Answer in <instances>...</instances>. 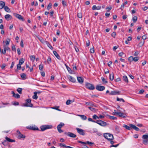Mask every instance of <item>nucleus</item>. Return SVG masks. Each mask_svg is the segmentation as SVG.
<instances>
[{"label": "nucleus", "instance_id": "obj_30", "mask_svg": "<svg viewBox=\"0 0 148 148\" xmlns=\"http://www.w3.org/2000/svg\"><path fill=\"white\" fill-rule=\"evenodd\" d=\"M4 9L5 11L8 12H10V8L7 6H5L4 7Z\"/></svg>", "mask_w": 148, "mask_h": 148}, {"label": "nucleus", "instance_id": "obj_42", "mask_svg": "<svg viewBox=\"0 0 148 148\" xmlns=\"http://www.w3.org/2000/svg\"><path fill=\"white\" fill-rule=\"evenodd\" d=\"M139 58L138 57H135L133 58V59L132 60H133V61H134V62H136L138 60H139Z\"/></svg>", "mask_w": 148, "mask_h": 148}, {"label": "nucleus", "instance_id": "obj_54", "mask_svg": "<svg viewBox=\"0 0 148 148\" xmlns=\"http://www.w3.org/2000/svg\"><path fill=\"white\" fill-rule=\"evenodd\" d=\"M2 144L4 146H6L8 145V143L5 140H4L2 142Z\"/></svg>", "mask_w": 148, "mask_h": 148}, {"label": "nucleus", "instance_id": "obj_4", "mask_svg": "<svg viewBox=\"0 0 148 148\" xmlns=\"http://www.w3.org/2000/svg\"><path fill=\"white\" fill-rule=\"evenodd\" d=\"M143 140V143L145 145L148 144V134H144L142 136Z\"/></svg>", "mask_w": 148, "mask_h": 148}, {"label": "nucleus", "instance_id": "obj_45", "mask_svg": "<svg viewBox=\"0 0 148 148\" xmlns=\"http://www.w3.org/2000/svg\"><path fill=\"white\" fill-rule=\"evenodd\" d=\"M11 47L12 51H16L15 46L14 45L12 44L11 46Z\"/></svg>", "mask_w": 148, "mask_h": 148}, {"label": "nucleus", "instance_id": "obj_29", "mask_svg": "<svg viewBox=\"0 0 148 148\" xmlns=\"http://www.w3.org/2000/svg\"><path fill=\"white\" fill-rule=\"evenodd\" d=\"M78 116H80L83 120H85L87 119L86 116L84 115H78Z\"/></svg>", "mask_w": 148, "mask_h": 148}, {"label": "nucleus", "instance_id": "obj_16", "mask_svg": "<svg viewBox=\"0 0 148 148\" xmlns=\"http://www.w3.org/2000/svg\"><path fill=\"white\" fill-rule=\"evenodd\" d=\"M5 19L8 21H9L12 18V16L9 14H7L5 16Z\"/></svg>", "mask_w": 148, "mask_h": 148}, {"label": "nucleus", "instance_id": "obj_11", "mask_svg": "<svg viewBox=\"0 0 148 148\" xmlns=\"http://www.w3.org/2000/svg\"><path fill=\"white\" fill-rule=\"evenodd\" d=\"M64 134H65L71 138H75L76 136V135L75 134L70 132H65Z\"/></svg>", "mask_w": 148, "mask_h": 148}, {"label": "nucleus", "instance_id": "obj_38", "mask_svg": "<svg viewBox=\"0 0 148 148\" xmlns=\"http://www.w3.org/2000/svg\"><path fill=\"white\" fill-rule=\"evenodd\" d=\"M35 58V56L34 55H32L30 56V60L32 62L34 61Z\"/></svg>", "mask_w": 148, "mask_h": 148}, {"label": "nucleus", "instance_id": "obj_6", "mask_svg": "<svg viewBox=\"0 0 148 148\" xmlns=\"http://www.w3.org/2000/svg\"><path fill=\"white\" fill-rule=\"evenodd\" d=\"M41 131H43L47 129H51L52 128L51 125H42L40 127Z\"/></svg>", "mask_w": 148, "mask_h": 148}, {"label": "nucleus", "instance_id": "obj_63", "mask_svg": "<svg viewBox=\"0 0 148 148\" xmlns=\"http://www.w3.org/2000/svg\"><path fill=\"white\" fill-rule=\"evenodd\" d=\"M90 52L91 53H93L95 51L94 48H91L90 49Z\"/></svg>", "mask_w": 148, "mask_h": 148}, {"label": "nucleus", "instance_id": "obj_56", "mask_svg": "<svg viewBox=\"0 0 148 148\" xmlns=\"http://www.w3.org/2000/svg\"><path fill=\"white\" fill-rule=\"evenodd\" d=\"M145 42V41H141L139 43V45L140 46H142L144 44Z\"/></svg>", "mask_w": 148, "mask_h": 148}, {"label": "nucleus", "instance_id": "obj_17", "mask_svg": "<svg viewBox=\"0 0 148 148\" xmlns=\"http://www.w3.org/2000/svg\"><path fill=\"white\" fill-rule=\"evenodd\" d=\"M129 125L130 127L136 131H138L139 130V129L138 128L132 124H130Z\"/></svg>", "mask_w": 148, "mask_h": 148}, {"label": "nucleus", "instance_id": "obj_59", "mask_svg": "<svg viewBox=\"0 0 148 148\" xmlns=\"http://www.w3.org/2000/svg\"><path fill=\"white\" fill-rule=\"evenodd\" d=\"M71 100H68L66 102V104L67 105H69L71 103Z\"/></svg>", "mask_w": 148, "mask_h": 148}, {"label": "nucleus", "instance_id": "obj_12", "mask_svg": "<svg viewBox=\"0 0 148 148\" xmlns=\"http://www.w3.org/2000/svg\"><path fill=\"white\" fill-rule=\"evenodd\" d=\"M105 88V87L102 86H99L97 85L96 86V89L98 90L102 91L104 90Z\"/></svg>", "mask_w": 148, "mask_h": 148}, {"label": "nucleus", "instance_id": "obj_26", "mask_svg": "<svg viewBox=\"0 0 148 148\" xmlns=\"http://www.w3.org/2000/svg\"><path fill=\"white\" fill-rule=\"evenodd\" d=\"M21 78L23 79H25L27 78L26 75L24 73H23L21 75Z\"/></svg>", "mask_w": 148, "mask_h": 148}, {"label": "nucleus", "instance_id": "obj_51", "mask_svg": "<svg viewBox=\"0 0 148 148\" xmlns=\"http://www.w3.org/2000/svg\"><path fill=\"white\" fill-rule=\"evenodd\" d=\"M12 104L15 106L18 105H19L18 102L16 101L12 102Z\"/></svg>", "mask_w": 148, "mask_h": 148}, {"label": "nucleus", "instance_id": "obj_25", "mask_svg": "<svg viewBox=\"0 0 148 148\" xmlns=\"http://www.w3.org/2000/svg\"><path fill=\"white\" fill-rule=\"evenodd\" d=\"M25 61V59L23 58H21L19 59V64L22 65L23 63Z\"/></svg>", "mask_w": 148, "mask_h": 148}, {"label": "nucleus", "instance_id": "obj_32", "mask_svg": "<svg viewBox=\"0 0 148 148\" xmlns=\"http://www.w3.org/2000/svg\"><path fill=\"white\" fill-rule=\"evenodd\" d=\"M109 78L111 81H112L114 79V75L113 73L110 74Z\"/></svg>", "mask_w": 148, "mask_h": 148}, {"label": "nucleus", "instance_id": "obj_62", "mask_svg": "<svg viewBox=\"0 0 148 148\" xmlns=\"http://www.w3.org/2000/svg\"><path fill=\"white\" fill-rule=\"evenodd\" d=\"M92 118L95 119H99V118L96 115H94L92 116Z\"/></svg>", "mask_w": 148, "mask_h": 148}, {"label": "nucleus", "instance_id": "obj_43", "mask_svg": "<svg viewBox=\"0 0 148 148\" xmlns=\"http://www.w3.org/2000/svg\"><path fill=\"white\" fill-rule=\"evenodd\" d=\"M137 19V16H134L132 18L133 21L135 23Z\"/></svg>", "mask_w": 148, "mask_h": 148}, {"label": "nucleus", "instance_id": "obj_10", "mask_svg": "<svg viewBox=\"0 0 148 148\" xmlns=\"http://www.w3.org/2000/svg\"><path fill=\"white\" fill-rule=\"evenodd\" d=\"M13 14L14 16H15L16 18H17L19 20H21L23 21H24L25 20L24 18H23V16L20 15L16 13H13Z\"/></svg>", "mask_w": 148, "mask_h": 148}, {"label": "nucleus", "instance_id": "obj_44", "mask_svg": "<svg viewBox=\"0 0 148 148\" xmlns=\"http://www.w3.org/2000/svg\"><path fill=\"white\" fill-rule=\"evenodd\" d=\"M51 3H49L47 7V10H49L51 8Z\"/></svg>", "mask_w": 148, "mask_h": 148}, {"label": "nucleus", "instance_id": "obj_27", "mask_svg": "<svg viewBox=\"0 0 148 148\" xmlns=\"http://www.w3.org/2000/svg\"><path fill=\"white\" fill-rule=\"evenodd\" d=\"M47 46L51 49L52 50L53 49V47L47 41L46 42V43Z\"/></svg>", "mask_w": 148, "mask_h": 148}, {"label": "nucleus", "instance_id": "obj_40", "mask_svg": "<svg viewBox=\"0 0 148 148\" xmlns=\"http://www.w3.org/2000/svg\"><path fill=\"white\" fill-rule=\"evenodd\" d=\"M119 55L121 57H124V56H125V54L123 52L119 53Z\"/></svg>", "mask_w": 148, "mask_h": 148}, {"label": "nucleus", "instance_id": "obj_15", "mask_svg": "<svg viewBox=\"0 0 148 148\" xmlns=\"http://www.w3.org/2000/svg\"><path fill=\"white\" fill-rule=\"evenodd\" d=\"M29 129L33 130H39V129L38 128V127L35 126H30L29 127Z\"/></svg>", "mask_w": 148, "mask_h": 148}, {"label": "nucleus", "instance_id": "obj_19", "mask_svg": "<svg viewBox=\"0 0 148 148\" xmlns=\"http://www.w3.org/2000/svg\"><path fill=\"white\" fill-rule=\"evenodd\" d=\"M53 53L54 55L58 60H61V58L60 56H59L56 51H53Z\"/></svg>", "mask_w": 148, "mask_h": 148}, {"label": "nucleus", "instance_id": "obj_24", "mask_svg": "<svg viewBox=\"0 0 148 148\" xmlns=\"http://www.w3.org/2000/svg\"><path fill=\"white\" fill-rule=\"evenodd\" d=\"M123 79L126 83H128V78L127 76L125 75L123 76Z\"/></svg>", "mask_w": 148, "mask_h": 148}, {"label": "nucleus", "instance_id": "obj_13", "mask_svg": "<svg viewBox=\"0 0 148 148\" xmlns=\"http://www.w3.org/2000/svg\"><path fill=\"white\" fill-rule=\"evenodd\" d=\"M76 130H77V132L80 135H84L85 133L84 132V130L82 129L78 128H76Z\"/></svg>", "mask_w": 148, "mask_h": 148}, {"label": "nucleus", "instance_id": "obj_22", "mask_svg": "<svg viewBox=\"0 0 148 148\" xmlns=\"http://www.w3.org/2000/svg\"><path fill=\"white\" fill-rule=\"evenodd\" d=\"M68 78L70 81L73 82H75L76 81L75 79L71 76H69L68 77Z\"/></svg>", "mask_w": 148, "mask_h": 148}, {"label": "nucleus", "instance_id": "obj_64", "mask_svg": "<svg viewBox=\"0 0 148 148\" xmlns=\"http://www.w3.org/2000/svg\"><path fill=\"white\" fill-rule=\"evenodd\" d=\"M112 9V8L111 7H108L106 8V9L107 10V11L108 12H109Z\"/></svg>", "mask_w": 148, "mask_h": 148}, {"label": "nucleus", "instance_id": "obj_60", "mask_svg": "<svg viewBox=\"0 0 148 148\" xmlns=\"http://www.w3.org/2000/svg\"><path fill=\"white\" fill-rule=\"evenodd\" d=\"M133 56H131L130 57H129L128 58V60L130 62H132L133 61V60H132L133 59Z\"/></svg>", "mask_w": 148, "mask_h": 148}, {"label": "nucleus", "instance_id": "obj_39", "mask_svg": "<svg viewBox=\"0 0 148 148\" xmlns=\"http://www.w3.org/2000/svg\"><path fill=\"white\" fill-rule=\"evenodd\" d=\"M22 90V88H18L16 90L20 94H21Z\"/></svg>", "mask_w": 148, "mask_h": 148}, {"label": "nucleus", "instance_id": "obj_33", "mask_svg": "<svg viewBox=\"0 0 148 148\" xmlns=\"http://www.w3.org/2000/svg\"><path fill=\"white\" fill-rule=\"evenodd\" d=\"M86 104L88 105H89L90 106H94V104L91 102H86Z\"/></svg>", "mask_w": 148, "mask_h": 148}, {"label": "nucleus", "instance_id": "obj_20", "mask_svg": "<svg viewBox=\"0 0 148 148\" xmlns=\"http://www.w3.org/2000/svg\"><path fill=\"white\" fill-rule=\"evenodd\" d=\"M5 140L7 141H8L10 142H15V140H14L12 139L7 136L5 137Z\"/></svg>", "mask_w": 148, "mask_h": 148}, {"label": "nucleus", "instance_id": "obj_52", "mask_svg": "<svg viewBox=\"0 0 148 148\" xmlns=\"http://www.w3.org/2000/svg\"><path fill=\"white\" fill-rule=\"evenodd\" d=\"M88 108L91 111H93V112H95L96 111V109L95 108H92L91 107H88Z\"/></svg>", "mask_w": 148, "mask_h": 148}, {"label": "nucleus", "instance_id": "obj_21", "mask_svg": "<svg viewBox=\"0 0 148 148\" xmlns=\"http://www.w3.org/2000/svg\"><path fill=\"white\" fill-rule=\"evenodd\" d=\"M17 138L18 139H21L22 138H25V135H24L21 133L19 134H17Z\"/></svg>", "mask_w": 148, "mask_h": 148}, {"label": "nucleus", "instance_id": "obj_34", "mask_svg": "<svg viewBox=\"0 0 148 148\" xmlns=\"http://www.w3.org/2000/svg\"><path fill=\"white\" fill-rule=\"evenodd\" d=\"M34 95L33 96L32 98L35 99H37L38 98V96L37 95V93L36 92H34Z\"/></svg>", "mask_w": 148, "mask_h": 148}, {"label": "nucleus", "instance_id": "obj_36", "mask_svg": "<svg viewBox=\"0 0 148 148\" xmlns=\"http://www.w3.org/2000/svg\"><path fill=\"white\" fill-rule=\"evenodd\" d=\"M10 39L9 38H8L6 40L5 43L6 45H8L10 44Z\"/></svg>", "mask_w": 148, "mask_h": 148}, {"label": "nucleus", "instance_id": "obj_41", "mask_svg": "<svg viewBox=\"0 0 148 148\" xmlns=\"http://www.w3.org/2000/svg\"><path fill=\"white\" fill-rule=\"evenodd\" d=\"M62 3L63 6L64 7H65L66 5V2L64 0H62Z\"/></svg>", "mask_w": 148, "mask_h": 148}, {"label": "nucleus", "instance_id": "obj_14", "mask_svg": "<svg viewBox=\"0 0 148 148\" xmlns=\"http://www.w3.org/2000/svg\"><path fill=\"white\" fill-rule=\"evenodd\" d=\"M77 79L78 81L80 84H82L83 82L84 79L83 77H77Z\"/></svg>", "mask_w": 148, "mask_h": 148}, {"label": "nucleus", "instance_id": "obj_55", "mask_svg": "<svg viewBox=\"0 0 148 148\" xmlns=\"http://www.w3.org/2000/svg\"><path fill=\"white\" fill-rule=\"evenodd\" d=\"M3 48H4L5 49H6V51H7V50L10 51V48L9 47H8L7 46H5V45H4Z\"/></svg>", "mask_w": 148, "mask_h": 148}, {"label": "nucleus", "instance_id": "obj_18", "mask_svg": "<svg viewBox=\"0 0 148 148\" xmlns=\"http://www.w3.org/2000/svg\"><path fill=\"white\" fill-rule=\"evenodd\" d=\"M12 94L13 95V96L15 98H19L20 97V96L18 94H15L13 91L12 92Z\"/></svg>", "mask_w": 148, "mask_h": 148}, {"label": "nucleus", "instance_id": "obj_61", "mask_svg": "<svg viewBox=\"0 0 148 148\" xmlns=\"http://www.w3.org/2000/svg\"><path fill=\"white\" fill-rule=\"evenodd\" d=\"M116 35V32H112L111 34V36L114 38H115V36Z\"/></svg>", "mask_w": 148, "mask_h": 148}, {"label": "nucleus", "instance_id": "obj_50", "mask_svg": "<svg viewBox=\"0 0 148 148\" xmlns=\"http://www.w3.org/2000/svg\"><path fill=\"white\" fill-rule=\"evenodd\" d=\"M73 72L74 73L77 70V67L76 64H75L74 66H73Z\"/></svg>", "mask_w": 148, "mask_h": 148}, {"label": "nucleus", "instance_id": "obj_1", "mask_svg": "<svg viewBox=\"0 0 148 148\" xmlns=\"http://www.w3.org/2000/svg\"><path fill=\"white\" fill-rule=\"evenodd\" d=\"M113 113L114 114L117 115L119 117H121L125 118H126L127 116V115L125 114L120 112H117L116 110H114V112H113Z\"/></svg>", "mask_w": 148, "mask_h": 148}, {"label": "nucleus", "instance_id": "obj_47", "mask_svg": "<svg viewBox=\"0 0 148 148\" xmlns=\"http://www.w3.org/2000/svg\"><path fill=\"white\" fill-rule=\"evenodd\" d=\"M101 79L102 82L105 84H106L108 83V82L106 80V79L103 77H101Z\"/></svg>", "mask_w": 148, "mask_h": 148}, {"label": "nucleus", "instance_id": "obj_7", "mask_svg": "<svg viewBox=\"0 0 148 148\" xmlns=\"http://www.w3.org/2000/svg\"><path fill=\"white\" fill-rule=\"evenodd\" d=\"M64 123L61 122L57 126V128L58 131L59 133H61L63 132V131L61 129V128L64 125Z\"/></svg>", "mask_w": 148, "mask_h": 148}, {"label": "nucleus", "instance_id": "obj_28", "mask_svg": "<svg viewBox=\"0 0 148 148\" xmlns=\"http://www.w3.org/2000/svg\"><path fill=\"white\" fill-rule=\"evenodd\" d=\"M123 127L128 130H130L132 129V127L130 126H129L126 125H124Z\"/></svg>", "mask_w": 148, "mask_h": 148}, {"label": "nucleus", "instance_id": "obj_8", "mask_svg": "<svg viewBox=\"0 0 148 148\" xmlns=\"http://www.w3.org/2000/svg\"><path fill=\"white\" fill-rule=\"evenodd\" d=\"M95 123L103 127H104L107 125V123L106 122L101 120H97Z\"/></svg>", "mask_w": 148, "mask_h": 148}, {"label": "nucleus", "instance_id": "obj_2", "mask_svg": "<svg viewBox=\"0 0 148 148\" xmlns=\"http://www.w3.org/2000/svg\"><path fill=\"white\" fill-rule=\"evenodd\" d=\"M104 137L109 140H112L113 139V136L112 134L109 133H105L103 134Z\"/></svg>", "mask_w": 148, "mask_h": 148}, {"label": "nucleus", "instance_id": "obj_37", "mask_svg": "<svg viewBox=\"0 0 148 148\" xmlns=\"http://www.w3.org/2000/svg\"><path fill=\"white\" fill-rule=\"evenodd\" d=\"M59 145L62 147H65L66 148H67V147H69V146H66L65 144H63L61 143H60L59 144Z\"/></svg>", "mask_w": 148, "mask_h": 148}, {"label": "nucleus", "instance_id": "obj_49", "mask_svg": "<svg viewBox=\"0 0 148 148\" xmlns=\"http://www.w3.org/2000/svg\"><path fill=\"white\" fill-rule=\"evenodd\" d=\"M39 69L41 71H42L43 69V65L42 64H40L39 66Z\"/></svg>", "mask_w": 148, "mask_h": 148}, {"label": "nucleus", "instance_id": "obj_3", "mask_svg": "<svg viewBox=\"0 0 148 148\" xmlns=\"http://www.w3.org/2000/svg\"><path fill=\"white\" fill-rule=\"evenodd\" d=\"M26 103L23 104V106L25 107H33V105L32 104L31 102V99H27L26 100Z\"/></svg>", "mask_w": 148, "mask_h": 148}, {"label": "nucleus", "instance_id": "obj_57", "mask_svg": "<svg viewBox=\"0 0 148 148\" xmlns=\"http://www.w3.org/2000/svg\"><path fill=\"white\" fill-rule=\"evenodd\" d=\"M21 64H17V68L18 69H21Z\"/></svg>", "mask_w": 148, "mask_h": 148}, {"label": "nucleus", "instance_id": "obj_9", "mask_svg": "<svg viewBox=\"0 0 148 148\" xmlns=\"http://www.w3.org/2000/svg\"><path fill=\"white\" fill-rule=\"evenodd\" d=\"M121 93V92L120 91L117 90H115L114 91H111L109 94L110 95H120Z\"/></svg>", "mask_w": 148, "mask_h": 148}, {"label": "nucleus", "instance_id": "obj_35", "mask_svg": "<svg viewBox=\"0 0 148 148\" xmlns=\"http://www.w3.org/2000/svg\"><path fill=\"white\" fill-rule=\"evenodd\" d=\"M108 117L109 118L112 120H116L117 119V118L116 117H114V116H111L109 115H108Z\"/></svg>", "mask_w": 148, "mask_h": 148}, {"label": "nucleus", "instance_id": "obj_48", "mask_svg": "<svg viewBox=\"0 0 148 148\" xmlns=\"http://www.w3.org/2000/svg\"><path fill=\"white\" fill-rule=\"evenodd\" d=\"M51 58L50 57H49L47 60V62L48 64H49L51 62Z\"/></svg>", "mask_w": 148, "mask_h": 148}, {"label": "nucleus", "instance_id": "obj_5", "mask_svg": "<svg viewBox=\"0 0 148 148\" xmlns=\"http://www.w3.org/2000/svg\"><path fill=\"white\" fill-rule=\"evenodd\" d=\"M85 86L86 88L89 90H93L95 89V87L93 85L88 82L85 83Z\"/></svg>", "mask_w": 148, "mask_h": 148}, {"label": "nucleus", "instance_id": "obj_58", "mask_svg": "<svg viewBox=\"0 0 148 148\" xmlns=\"http://www.w3.org/2000/svg\"><path fill=\"white\" fill-rule=\"evenodd\" d=\"M86 144H88L90 145V146H91V145H92L94 144V143H93L90 142L89 141H87L86 142Z\"/></svg>", "mask_w": 148, "mask_h": 148}, {"label": "nucleus", "instance_id": "obj_23", "mask_svg": "<svg viewBox=\"0 0 148 148\" xmlns=\"http://www.w3.org/2000/svg\"><path fill=\"white\" fill-rule=\"evenodd\" d=\"M5 3L3 1H0V9L3 8L5 6Z\"/></svg>", "mask_w": 148, "mask_h": 148}, {"label": "nucleus", "instance_id": "obj_53", "mask_svg": "<svg viewBox=\"0 0 148 148\" xmlns=\"http://www.w3.org/2000/svg\"><path fill=\"white\" fill-rule=\"evenodd\" d=\"M77 17L79 18H81L82 17V13H77Z\"/></svg>", "mask_w": 148, "mask_h": 148}, {"label": "nucleus", "instance_id": "obj_46", "mask_svg": "<svg viewBox=\"0 0 148 148\" xmlns=\"http://www.w3.org/2000/svg\"><path fill=\"white\" fill-rule=\"evenodd\" d=\"M116 100L117 101H122L123 102H125V101L124 100L122 99V98H119L118 97H117L116 98Z\"/></svg>", "mask_w": 148, "mask_h": 148}, {"label": "nucleus", "instance_id": "obj_31", "mask_svg": "<svg viewBox=\"0 0 148 148\" xmlns=\"http://www.w3.org/2000/svg\"><path fill=\"white\" fill-rule=\"evenodd\" d=\"M66 69L70 73L73 74L74 73L71 69L69 67H67Z\"/></svg>", "mask_w": 148, "mask_h": 148}]
</instances>
